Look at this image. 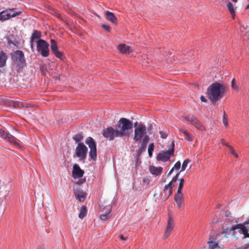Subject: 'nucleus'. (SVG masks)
Returning <instances> with one entry per match:
<instances>
[{"label":"nucleus","instance_id":"nucleus-59","mask_svg":"<svg viewBox=\"0 0 249 249\" xmlns=\"http://www.w3.org/2000/svg\"><path fill=\"white\" fill-rule=\"evenodd\" d=\"M224 232H225V233H227V232H228V231H225V230H224Z\"/></svg>","mask_w":249,"mask_h":249},{"label":"nucleus","instance_id":"nucleus-32","mask_svg":"<svg viewBox=\"0 0 249 249\" xmlns=\"http://www.w3.org/2000/svg\"><path fill=\"white\" fill-rule=\"evenodd\" d=\"M154 149V144L153 143H151L149 145L148 148V155L150 157H151L152 155V152Z\"/></svg>","mask_w":249,"mask_h":249},{"label":"nucleus","instance_id":"nucleus-26","mask_svg":"<svg viewBox=\"0 0 249 249\" xmlns=\"http://www.w3.org/2000/svg\"><path fill=\"white\" fill-rule=\"evenodd\" d=\"M41 36V33L40 31L38 30H34L31 36L30 39L34 41L35 39H39Z\"/></svg>","mask_w":249,"mask_h":249},{"label":"nucleus","instance_id":"nucleus-34","mask_svg":"<svg viewBox=\"0 0 249 249\" xmlns=\"http://www.w3.org/2000/svg\"><path fill=\"white\" fill-rule=\"evenodd\" d=\"M222 121H223V123L224 125L225 126H227L228 125V118H227V116L224 111L223 112Z\"/></svg>","mask_w":249,"mask_h":249},{"label":"nucleus","instance_id":"nucleus-25","mask_svg":"<svg viewBox=\"0 0 249 249\" xmlns=\"http://www.w3.org/2000/svg\"><path fill=\"white\" fill-rule=\"evenodd\" d=\"M227 8L232 16V18H234L235 16L234 6L231 2L229 1L227 4Z\"/></svg>","mask_w":249,"mask_h":249},{"label":"nucleus","instance_id":"nucleus-1","mask_svg":"<svg viewBox=\"0 0 249 249\" xmlns=\"http://www.w3.org/2000/svg\"><path fill=\"white\" fill-rule=\"evenodd\" d=\"M132 128V122L127 119L122 118L117 122L114 128L109 126L103 129L102 134L110 141L115 138L125 139L129 137Z\"/></svg>","mask_w":249,"mask_h":249},{"label":"nucleus","instance_id":"nucleus-58","mask_svg":"<svg viewBox=\"0 0 249 249\" xmlns=\"http://www.w3.org/2000/svg\"><path fill=\"white\" fill-rule=\"evenodd\" d=\"M249 8V4L247 5L246 6V9H248Z\"/></svg>","mask_w":249,"mask_h":249},{"label":"nucleus","instance_id":"nucleus-2","mask_svg":"<svg viewBox=\"0 0 249 249\" xmlns=\"http://www.w3.org/2000/svg\"><path fill=\"white\" fill-rule=\"evenodd\" d=\"M225 87L219 83L212 84L208 89L207 94L209 99L212 102H216L222 97Z\"/></svg>","mask_w":249,"mask_h":249},{"label":"nucleus","instance_id":"nucleus-50","mask_svg":"<svg viewBox=\"0 0 249 249\" xmlns=\"http://www.w3.org/2000/svg\"><path fill=\"white\" fill-rule=\"evenodd\" d=\"M200 100H201L202 102H206L207 101L206 99L203 96H201L200 97Z\"/></svg>","mask_w":249,"mask_h":249},{"label":"nucleus","instance_id":"nucleus-60","mask_svg":"<svg viewBox=\"0 0 249 249\" xmlns=\"http://www.w3.org/2000/svg\"><path fill=\"white\" fill-rule=\"evenodd\" d=\"M137 123H138L137 122L135 123V124H134L135 126H136V125L137 124Z\"/></svg>","mask_w":249,"mask_h":249},{"label":"nucleus","instance_id":"nucleus-11","mask_svg":"<svg viewBox=\"0 0 249 249\" xmlns=\"http://www.w3.org/2000/svg\"><path fill=\"white\" fill-rule=\"evenodd\" d=\"M51 49L55 56L62 60L63 59V53L58 50V47L56 42L54 39H51Z\"/></svg>","mask_w":249,"mask_h":249},{"label":"nucleus","instance_id":"nucleus-12","mask_svg":"<svg viewBox=\"0 0 249 249\" xmlns=\"http://www.w3.org/2000/svg\"><path fill=\"white\" fill-rule=\"evenodd\" d=\"M174 228V221L170 214H168V220L166 230L164 231L163 237L164 238H168L170 235Z\"/></svg>","mask_w":249,"mask_h":249},{"label":"nucleus","instance_id":"nucleus-21","mask_svg":"<svg viewBox=\"0 0 249 249\" xmlns=\"http://www.w3.org/2000/svg\"><path fill=\"white\" fill-rule=\"evenodd\" d=\"M208 244L209 249H223L218 246L217 243L212 240V237L210 238V240L208 241Z\"/></svg>","mask_w":249,"mask_h":249},{"label":"nucleus","instance_id":"nucleus-61","mask_svg":"<svg viewBox=\"0 0 249 249\" xmlns=\"http://www.w3.org/2000/svg\"><path fill=\"white\" fill-rule=\"evenodd\" d=\"M234 229H235V228H231V230H234Z\"/></svg>","mask_w":249,"mask_h":249},{"label":"nucleus","instance_id":"nucleus-47","mask_svg":"<svg viewBox=\"0 0 249 249\" xmlns=\"http://www.w3.org/2000/svg\"><path fill=\"white\" fill-rule=\"evenodd\" d=\"M30 43L31 48L32 51H34V49H34V41L30 39Z\"/></svg>","mask_w":249,"mask_h":249},{"label":"nucleus","instance_id":"nucleus-20","mask_svg":"<svg viewBox=\"0 0 249 249\" xmlns=\"http://www.w3.org/2000/svg\"><path fill=\"white\" fill-rule=\"evenodd\" d=\"M87 196V193L83 191H79L77 194L75 195V197L80 202H84Z\"/></svg>","mask_w":249,"mask_h":249},{"label":"nucleus","instance_id":"nucleus-55","mask_svg":"<svg viewBox=\"0 0 249 249\" xmlns=\"http://www.w3.org/2000/svg\"><path fill=\"white\" fill-rule=\"evenodd\" d=\"M179 174H180V173H177V174L176 175V176H176V177H177V178H178V176H179Z\"/></svg>","mask_w":249,"mask_h":249},{"label":"nucleus","instance_id":"nucleus-3","mask_svg":"<svg viewBox=\"0 0 249 249\" xmlns=\"http://www.w3.org/2000/svg\"><path fill=\"white\" fill-rule=\"evenodd\" d=\"M146 128L145 125L140 124L138 127H136L134 130V136L133 140L135 142H140L142 141L146 136H149L146 134Z\"/></svg>","mask_w":249,"mask_h":249},{"label":"nucleus","instance_id":"nucleus-8","mask_svg":"<svg viewBox=\"0 0 249 249\" xmlns=\"http://www.w3.org/2000/svg\"><path fill=\"white\" fill-rule=\"evenodd\" d=\"M12 59L19 69L24 66L25 60L24 53L22 51L18 50L12 54Z\"/></svg>","mask_w":249,"mask_h":249},{"label":"nucleus","instance_id":"nucleus-30","mask_svg":"<svg viewBox=\"0 0 249 249\" xmlns=\"http://www.w3.org/2000/svg\"><path fill=\"white\" fill-rule=\"evenodd\" d=\"M190 162V160L188 159H186L185 160H184V161L183 162V163L182 164V166H181V169L180 170V172H182V171H184L187 166V165Z\"/></svg>","mask_w":249,"mask_h":249},{"label":"nucleus","instance_id":"nucleus-15","mask_svg":"<svg viewBox=\"0 0 249 249\" xmlns=\"http://www.w3.org/2000/svg\"><path fill=\"white\" fill-rule=\"evenodd\" d=\"M149 141V137L146 136L144 139H142L141 146L138 150V154H141L142 152L146 150L147 144Z\"/></svg>","mask_w":249,"mask_h":249},{"label":"nucleus","instance_id":"nucleus-56","mask_svg":"<svg viewBox=\"0 0 249 249\" xmlns=\"http://www.w3.org/2000/svg\"><path fill=\"white\" fill-rule=\"evenodd\" d=\"M232 2L236 3L237 1V0H231Z\"/></svg>","mask_w":249,"mask_h":249},{"label":"nucleus","instance_id":"nucleus-31","mask_svg":"<svg viewBox=\"0 0 249 249\" xmlns=\"http://www.w3.org/2000/svg\"><path fill=\"white\" fill-rule=\"evenodd\" d=\"M174 199L175 201L183 200V196L181 191H180L179 193L178 191H177V193L175 196Z\"/></svg>","mask_w":249,"mask_h":249},{"label":"nucleus","instance_id":"nucleus-48","mask_svg":"<svg viewBox=\"0 0 249 249\" xmlns=\"http://www.w3.org/2000/svg\"><path fill=\"white\" fill-rule=\"evenodd\" d=\"M221 142L222 144L227 146L228 147H229V146H230V145H229L227 142H226L224 139H221Z\"/></svg>","mask_w":249,"mask_h":249},{"label":"nucleus","instance_id":"nucleus-4","mask_svg":"<svg viewBox=\"0 0 249 249\" xmlns=\"http://www.w3.org/2000/svg\"><path fill=\"white\" fill-rule=\"evenodd\" d=\"M49 44L45 40L39 39L37 42V50L42 56L46 57L49 55Z\"/></svg>","mask_w":249,"mask_h":249},{"label":"nucleus","instance_id":"nucleus-14","mask_svg":"<svg viewBox=\"0 0 249 249\" xmlns=\"http://www.w3.org/2000/svg\"><path fill=\"white\" fill-rule=\"evenodd\" d=\"M149 170L152 175L159 176L162 173L163 168L161 167H157L153 165H150Z\"/></svg>","mask_w":249,"mask_h":249},{"label":"nucleus","instance_id":"nucleus-54","mask_svg":"<svg viewBox=\"0 0 249 249\" xmlns=\"http://www.w3.org/2000/svg\"><path fill=\"white\" fill-rule=\"evenodd\" d=\"M179 174H180V173H177V174L176 175V176H176V177H177V178H178V176H179Z\"/></svg>","mask_w":249,"mask_h":249},{"label":"nucleus","instance_id":"nucleus-17","mask_svg":"<svg viewBox=\"0 0 249 249\" xmlns=\"http://www.w3.org/2000/svg\"><path fill=\"white\" fill-rule=\"evenodd\" d=\"M118 49L120 53H129L132 52L131 48L129 46L124 44L119 45L118 47Z\"/></svg>","mask_w":249,"mask_h":249},{"label":"nucleus","instance_id":"nucleus-27","mask_svg":"<svg viewBox=\"0 0 249 249\" xmlns=\"http://www.w3.org/2000/svg\"><path fill=\"white\" fill-rule=\"evenodd\" d=\"M87 213V210L86 207L83 206L80 209V212L79 214V217L81 219H83L86 216Z\"/></svg>","mask_w":249,"mask_h":249},{"label":"nucleus","instance_id":"nucleus-16","mask_svg":"<svg viewBox=\"0 0 249 249\" xmlns=\"http://www.w3.org/2000/svg\"><path fill=\"white\" fill-rule=\"evenodd\" d=\"M105 17L108 20L112 23L115 24L117 23V18L113 13L107 11L105 13Z\"/></svg>","mask_w":249,"mask_h":249},{"label":"nucleus","instance_id":"nucleus-6","mask_svg":"<svg viewBox=\"0 0 249 249\" xmlns=\"http://www.w3.org/2000/svg\"><path fill=\"white\" fill-rule=\"evenodd\" d=\"M85 142L88 145L90 149L89 156L91 160L95 161L97 158V148L95 142L92 138L89 137L87 138Z\"/></svg>","mask_w":249,"mask_h":249},{"label":"nucleus","instance_id":"nucleus-10","mask_svg":"<svg viewBox=\"0 0 249 249\" xmlns=\"http://www.w3.org/2000/svg\"><path fill=\"white\" fill-rule=\"evenodd\" d=\"M0 136L4 140L9 142L11 143L20 146L19 144L17 142L18 139L16 138L1 128L0 130Z\"/></svg>","mask_w":249,"mask_h":249},{"label":"nucleus","instance_id":"nucleus-43","mask_svg":"<svg viewBox=\"0 0 249 249\" xmlns=\"http://www.w3.org/2000/svg\"><path fill=\"white\" fill-rule=\"evenodd\" d=\"M178 179V178H177V177L175 176L172 179V180L169 182V183H172V185L174 186H175V184H174V183L176 182L177 181V180Z\"/></svg>","mask_w":249,"mask_h":249},{"label":"nucleus","instance_id":"nucleus-37","mask_svg":"<svg viewBox=\"0 0 249 249\" xmlns=\"http://www.w3.org/2000/svg\"><path fill=\"white\" fill-rule=\"evenodd\" d=\"M242 230L245 236L246 237H249V233L248 232L247 228L245 227H244Z\"/></svg>","mask_w":249,"mask_h":249},{"label":"nucleus","instance_id":"nucleus-38","mask_svg":"<svg viewBox=\"0 0 249 249\" xmlns=\"http://www.w3.org/2000/svg\"><path fill=\"white\" fill-rule=\"evenodd\" d=\"M41 70L42 74L44 75H46L47 72V69L45 66H42L41 67Z\"/></svg>","mask_w":249,"mask_h":249},{"label":"nucleus","instance_id":"nucleus-18","mask_svg":"<svg viewBox=\"0 0 249 249\" xmlns=\"http://www.w3.org/2000/svg\"><path fill=\"white\" fill-rule=\"evenodd\" d=\"M173 187L171 183H169L165 186L163 192L165 194V196L166 198H168L172 195V188Z\"/></svg>","mask_w":249,"mask_h":249},{"label":"nucleus","instance_id":"nucleus-9","mask_svg":"<svg viewBox=\"0 0 249 249\" xmlns=\"http://www.w3.org/2000/svg\"><path fill=\"white\" fill-rule=\"evenodd\" d=\"M88 150V148L83 143L79 142L75 148V154L80 160H85L87 157Z\"/></svg>","mask_w":249,"mask_h":249},{"label":"nucleus","instance_id":"nucleus-7","mask_svg":"<svg viewBox=\"0 0 249 249\" xmlns=\"http://www.w3.org/2000/svg\"><path fill=\"white\" fill-rule=\"evenodd\" d=\"M172 148L171 149L168 151H160L157 156V159L158 160H160L163 162L168 161L172 156L174 155V142H172L171 143Z\"/></svg>","mask_w":249,"mask_h":249},{"label":"nucleus","instance_id":"nucleus-42","mask_svg":"<svg viewBox=\"0 0 249 249\" xmlns=\"http://www.w3.org/2000/svg\"><path fill=\"white\" fill-rule=\"evenodd\" d=\"M178 208H180L182 207L183 203V200L175 201Z\"/></svg>","mask_w":249,"mask_h":249},{"label":"nucleus","instance_id":"nucleus-22","mask_svg":"<svg viewBox=\"0 0 249 249\" xmlns=\"http://www.w3.org/2000/svg\"><path fill=\"white\" fill-rule=\"evenodd\" d=\"M10 18V14H9L7 10L0 13V20L5 21Z\"/></svg>","mask_w":249,"mask_h":249},{"label":"nucleus","instance_id":"nucleus-41","mask_svg":"<svg viewBox=\"0 0 249 249\" xmlns=\"http://www.w3.org/2000/svg\"><path fill=\"white\" fill-rule=\"evenodd\" d=\"M102 27L107 31H110V27L109 25L103 24Z\"/></svg>","mask_w":249,"mask_h":249},{"label":"nucleus","instance_id":"nucleus-49","mask_svg":"<svg viewBox=\"0 0 249 249\" xmlns=\"http://www.w3.org/2000/svg\"><path fill=\"white\" fill-rule=\"evenodd\" d=\"M119 238L122 240H126V237H124L123 235L122 234H120L119 236H118Z\"/></svg>","mask_w":249,"mask_h":249},{"label":"nucleus","instance_id":"nucleus-39","mask_svg":"<svg viewBox=\"0 0 249 249\" xmlns=\"http://www.w3.org/2000/svg\"><path fill=\"white\" fill-rule=\"evenodd\" d=\"M150 182V179L148 177H145L143 179V183L146 185H148Z\"/></svg>","mask_w":249,"mask_h":249},{"label":"nucleus","instance_id":"nucleus-35","mask_svg":"<svg viewBox=\"0 0 249 249\" xmlns=\"http://www.w3.org/2000/svg\"><path fill=\"white\" fill-rule=\"evenodd\" d=\"M231 153L236 158H238V155L236 153L235 151H234L233 148L231 146H229L228 147Z\"/></svg>","mask_w":249,"mask_h":249},{"label":"nucleus","instance_id":"nucleus-29","mask_svg":"<svg viewBox=\"0 0 249 249\" xmlns=\"http://www.w3.org/2000/svg\"><path fill=\"white\" fill-rule=\"evenodd\" d=\"M82 133H78L73 137V139L76 142H80L83 140Z\"/></svg>","mask_w":249,"mask_h":249},{"label":"nucleus","instance_id":"nucleus-57","mask_svg":"<svg viewBox=\"0 0 249 249\" xmlns=\"http://www.w3.org/2000/svg\"><path fill=\"white\" fill-rule=\"evenodd\" d=\"M36 249H45L43 248H42V247H39V248H37Z\"/></svg>","mask_w":249,"mask_h":249},{"label":"nucleus","instance_id":"nucleus-19","mask_svg":"<svg viewBox=\"0 0 249 249\" xmlns=\"http://www.w3.org/2000/svg\"><path fill=\"white\" fill-rule=\"evenodd\" d=\"M7 59L6 54L3 52H0V68L5 66Z\"/></svg>","mask_w":249,"mask_h":249},{"label":"nucleus","instance_id":"nucleus-52","mask_svg":"<svg viewBox=\"0 0 249 249\" xmlns=\"http://www.w3.org/2000/svg\"><path fill=\"white\" fill-rule=\"evenodd\" d=\"M56 16L60 19H62L61 15L59 13H56Z\"/></svg>","mask_w":249,"mask_h":249},{"label":"nucleus","instance_id":"nucleus-24","mask_svg":"<svg viewBox=\"0 0 249 249\" xmlns=\"http://www.w3.org/2000/svg\"><path fill=\"white\" fill-rule=\"evenodd\" d=\"M9 14H10V18H14L16 16L19 15L21 13V11H17L16 9L12 8V9H7Z\"/></svg>","mask_w":249,"mask_h":249},{"label":"nucleus","instance_id":"nucleus-51","mask_svg":"<svg viewBox=\"0 0 249 249\" xmlns=\"http://www.w3.org/2000/svg\"><path fill=\"white\" fill-rule=\"evenodd\" d=\"M174 170L175 169L174 168V167H173L168 173V176H170V175H171V174L173 173Z\"/></svg>","mask_w":249,"mask_h":249},{"label":"nucleus","instance_id":"nucleus-44","mask_svg":"<svg viewBox=\"0 0 249 249\" xmlns=\"http://www.w3.org/2000/svg\"><path fill=\"white\" fill-rule=\"evenodd\" d=\"M19 105L22 106V107H30V105L29 104H28L25 103H19Z\"/></svg>","mask_w":249,"mask_h":249},{"label":"nucleus","instance_id":"nucleus-40","mask_svg":"<svg viewBox=\"0 0 249 249\" xmlns=\"http://www.w3.org/2000/svg\"><path fill=\"white\" fill-rule=\"evenodd\" d=\"M159 133L160 137L162 139H166L167 137V134L163 131H160Z\"/></svg>","mask_w":249,"mask_h":249},{"label":"nucleus","instance_id":"nucleus-46","mask_svg":"<svg viewBox=\"0 0 249 249\" xmlns=\"http://www.w3.org/2000/svg\"><path fill=\"white\" fill-rule=\"evenodd\" d=\"M152 124H149L148 125V127H147V129H148V133L149 134H151V131H152Z\"/></svg>","mask_w":249,"mask_h":249},{"label":"nucleus","instance_id":"nucleus-28","mask_svg":"<svg viewBox=\"0 0 249 249\" xmlns=\"http://www.w3.org/2000/svg\"><path fill=\"white\" fill-rule=\"evenodd\" d=\"M107 210V212L106 213L101 214V215L100 216V218L101 220H105L108 219L110 217L109 215V214L111 211V207L109 206L108 207Z\"/></svg>","mask_w":249,"mask_h":249},{"label":"nucleus","instance_id":"nucleus-5","mask_svg":"<svg viewBox=\"0 0 249 249\" xmlns=\"http://www.w3.org/2000/svg\"><path fill=\"white\" fill-rule=\"evenodd\" d=\"M184 119L201 132L205 131L206 128L203 124L193 115H187L184 117Z\"/></svg>","mask_w":249,"mask_h":249},{"label":"nucleus","instance_id":"nucleus-62","mask_svg":"<svg viewBox=\"0 0 249 249\" xmlns=\"http://www.w3.org/2000/svg\"><path fill=\"white\" fill-rule=\"evenodd\" d=\"M1 129V128H0V130Z\"/></svg>","mask_w":249,"mask_h":249},{"label":"nucleus","instance_id":"nucleus-33","mask_svg":"<svg viewBox=\"0 0 249 249\" xmlns=\"http://www.w3.org/2000/svg\"><path fill=\"white\" fill-rule=\"evenodd\" d=\"M178 180H179L180 182H179V185H178V191L179 193L180 191H181V190H182V189L183 188V185H184V180L182 178H180Z\"/></svg>","mask_w":249,"mask_h":249},{"label":"nucleus","instance_id":"nucleus-13","mask_svg":"<svg viewBox=\"0 0 249 249\" xmlns=\"http://www.w3.org/2000/svg\"><path fill=\"white\" fill-rule=\"evenodd\" d=\"M84 172L77 164H74L72 171V177L74 178H80L83 177Z\"/></svg>","mask_w":249,"mask_h":249},{"label":"nucleus","instance_id":"nucleus-23","mask_svg":"<svg viewBox=\"0 0 249 249\" xmlns=\"http://www.w3.org/2000/svg\"><path fill=\"white\" fill-rule=\"evenodd\" d=\"M179 131L183 133L184 135V139L189 142H191L193 140V137L190 135L189 132L184 129L180 128L179 129Z\"/></svg>","mask_w":249,"mask_h":249},{"label":"nucleus","instance_id":"nucleus-45","mask_svg":"<svg viewBox=\"0 0 249 249\" xmlns=\"http://www.w3.org/2000/svg\"><path fill=\"white\" fill-rule=\"evenodd\" d=\"M235 79H233L231 81V87L232 89H237V87L235 85Z\"/></svg>","mask_w":249,"mask_h":249},{"label":"nucleus","instance_id":"nucleus-53","mask_svg":"<svg viewBox=\"0 0 249 249\" xmlns=\"http://www.w3.org/2000/svg\"><path fill=\"white\" fill-rule=\"evenodd\" d=\"M161 182H165L166 181L165 178H162L161 180Z\"/></svg>","mask_w":249,"mask_h":249},{"label":"nucleus","instance_id":"nucleus-36","mask_svg":"<svg viewBox=\"0 0 249 249\" xmlns=\"http://www.w3.org/2000/svg\"><path fill=\"white\" fill-rule=\"evenodd\" d=\"M181 167V163L180 161H177L174 166V168L176 170H178Z\"/></svg>","mask_w":249,"mask_h":249}]
</instances>
